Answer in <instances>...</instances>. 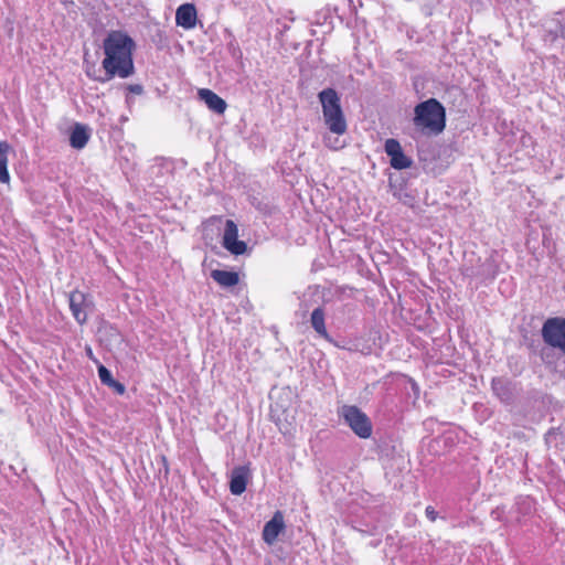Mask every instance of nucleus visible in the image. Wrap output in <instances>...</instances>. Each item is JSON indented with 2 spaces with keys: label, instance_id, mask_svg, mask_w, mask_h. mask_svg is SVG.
Here are the masks:
<instances>
[{
  "label": "nucleus",
  "instance_id": "f257e3e1",
  "mask_svg": "<svg viewBox=\"0 0 565 565\" xmlns=\"http://www.w3.org/2000/svg\"><path fill=\"white\" fill-rule=\"evenodd\" d=\"M103 50L105 57L102 65L105 74L96 78L98 82L106 83L115 76L127 78L135 73L132 60L135 42L128 34L110 31L103 41Z\"/></svg>",
  "mask_w": 565,
  "mask_h": 565
},
{
  "label": "nucleus",
  "instance_id": "f03ea898",
  "mask_svg": "<svg viewBox=\"0 0 565 565\" xmlns=\"http://www.w3.org/2000/svg\"><path fill=\"white\" fill-rule=\"evenodd\" d=\"M414 126L424 134L439 135L446 127V109L436 98H429L414 108Z\"/></svg>",
  "mask_w": 565,
  "mask_h": 565
},
{
  "label": "nucleus",
  "instance_id": "7ed1b4c3",
  "mask_svg": "<svg viewBox=\"0 0 565 565\" xmlns=\"http://www.w3.org/2000/svg\"><path fill=\"white\" fill-rule=\"evenodd\" d=\"M323 120L328 129L340 136L347 132L348 124L341 107L340 96L334 88L328 87L318 94Z\"/></svg>",
  "mask_w": 565,
  "mask_h": 565
},
{
  "label": "nucleus",
  "instance_id": "20e7f679",
  "mask_svg": "<svg viewBox=\"0 0 565 565\" xmlns=\"http://www.w3.org/2000/svg\"><path fill=\"white\" fill-rule=\"evenodd\" d=\"M545 344L559 350L565 355V318H548L541 330Z\"/></svg>",
  "mask_w": 565,
  "mask_h": 565
},
{
  "label": "nucleus",
  "instance_id": "39448f33",
  "mask_svg": "<svg viewBox=\"0 0 565 565\" xmlns=\"http://www.w3.org/2000/svg\"><path fill=\"white\" fill-rule=\"evenodd\" d=\"M342 416L345 424L360 438H369L372 435V423L370 418L359 407L345 405L342 408Z\"/></svg>",
  "mask_w": 565,
  "mask_h": 565
},
{
  "label": "nucleus",
  "instance_id": "423d86ee",
  "mask_svg": "<svg viewBox=\"0 0 565 565\" xmlns=\"http://www.w3.org/2000/svg\"><path fill=\"white\" fill-rule=\"evenodd\" d=\"M462 275L472 279H477L480 282L492 281L498 274L497 264L487 258L484 262H481L480 258L477 259L476 264H468L466 260L461 268Z\"/></svg>",
  "mask_w": 565,
  "mask_h": 565
},
{
  "label": "nucleus",
  "instance_id": "0eeeda50",
  "mask_svg": "<svg viewBox=\"0 0 565 565\" xmlns=\"http://www.w3.org/2000/svg\"><path fill=\"white\" fill-rule=\"evenodd\" d=\"M222 245L235 256L243 255L247 250V244L238 239V227L232 220L225 221Z\"/></svg>",
  "mask_w": 565,
  "mask_h": 565
},
{
  "label": "nucleus",
  "instance_id": "6e6552de",
  "mask_svg": "<svg viewBox=\"0 0 565 565\" xmlns=\"http://www.w3.org/2000/svg\"><path fill=\"white\" fill-rule=\"evenodd\" d=\"M384 150L391 158L390 163L393 169L404 170L412 167L413 160L404 153L398 140L394 138L387 139L384 145Z\"/></svg>",
  "mask_w": 565,
  "mask_h": 565
},
{
  "label": "nucleus",
  "instance_id": "1a4fd4ad",
  "mask_svg": "<svg viewBox=\"0 0 565 565\" xmlns=\"http://www.w3.org/2000/svg\"><path fill=\"white\" fill-rule=\"evenodd\" d=\"M70 309L77 323L84 324L87 321V310L93 306L87 296L78 290L72 291L68 296Z\"/></svg>",
  "mask_w": 565,
  "mask_h": 565
},
{
  "label": "nucleus",
  "instance_id": "9d476101",
  "mask_svg": "<svg viewBox=\"0 0 565 565\" xmlns=\"http://www.w3.org/2000/svg\"><path fill=\"white\" fill-rule=\"evenodd\" d=\"M285 529L284 515L280 511H276L273 518L265 523L263 529V540L265 543L271 545L277 541V537Z\"/></svg>",
  "mask_w": 565,
  "mask_h": 565
},
{
  "label": "nucleus",
  "instance_id": "9b49d317",
  "mask_svg": "<svg viewBox=\"0 0 565 565\" xmlns=\"http://www.w3.org/2000/svg\"><path fill=\"white\" fill-rule=\"evenodd\" d=\"M196 9L192 3H183L175 11V23L184 30H191L196 24Z\"/></svg>",
  "mask_w": 565,
  "mask_h": 565
},
{
  "label": "nucleus",
  "instance_id": "f8f14e48",
  "mask_svg": "<svg viewBox=\"0 0 565 565\" xmlns=\"http://www.w3.org/2000/svg\"><path fill=\"white\" fill-rule=\"evenodd\" d=\"M494 395L504 404H512L514 401V385L503 377H494L491 383Z\"/></svg>",
  "mask_w": 565,
  "mask_h": 565
},
{
  "label": "nucleus",
  "instance_id": "ddd939ff",
  "mask_svg": "<svg viewBox=\"0 0 565 565\" xmlns=\"http://www.w3.org/2000/svg\"><path fill=\"white\" fill-rule=\"evenodd\" d=\"M200 100H202L209 109L216 114H223L226 109V103L217 94L209 88H201L198 92Z\"/></svg>",
  "mask_w": 565,
  "mask_h": 565
},
{
  "label": "nucleus",
  "instance_id": "4468645a",
  "mask_svg": "<svg viewBox=\"0 0 565 565\" xmlns=\"http://www.w3.org/2000/svg\"><path fill=\"white\" fill-rule=\"evenodd\" d=\"M248 470L245 467H237L232 471L230 480V491L234 495H239L246 490Z\"/></svg>",
  "mask_w": 565,
  "mask_h": 565
},
{
  "label": "nucleus",
  "instance_id": "2eb2a0df",
  "mask_svg": "<svg viewBox=\"0 0 565 565\" xmlns=\"http://www.w3.org/2000/svg\"><path fill=\"white\" fill-rule=\"evenodd\" d=\"M89 137V128L86 125L76 122L70 135V145L74 149H83L87 145Z\"/></svg>",
  "mask_w": 565,
  "mask_h": 565
},
{
  "label": "nucleus",
  "instance_id": "dca6fc26",
  "mask_svg": "<svg viewBox=\"0 0 565 565\" xmlns=\"http://www.w3.org/2000/svg\"><path fill=\"white\" fill-rule=\"evenodd\" d=\"M310 324L318 335L328 341H331V337L328 333L326 327V311L322 307H317L313 309L310 315Z\"/></svg>",
  "mask_w": 565,
  "mask_h": 565
},
{
  "label": "nucleus",
  "instance_id": "f3484780",
  "mask_svg": "<svg viewBox=\"0 0 565 565\" xmlns=\"http://www.w3.org/2000/svg\"><path fill=\"white\" fill-rule=\"evenodd\" d=\"M211 277L222 287H233L239 281L238 274L230 270L214 269Z\"/></svg>",
  "mask_w": 565,
  "mask_h": 565
},
{
  "label": "nucleus",
  "instance_id": "a211bd4d",
  "mask_svg": "<svg viewBox=\"0 0 565 565\" xmlns=\"http://www.w3.org/2000/svg\"><path fill=\"white\" fill-rule=\"evenodd\" d=\"M10 146L7 141H0V182L9 183L10 174L8 171V152Z\"/></svg>",
  "mask_w": 565,
  "mask_h": 565
},
{
  "label": "nucleus",
  "instance_id": "6ab92c4d",
  "mask_svg": "<svg viewBox=\"0 0 565 565\" xmlns=\"http://www.w3.org/2000/svg\"><path fill=\"white\" fill-rule=\"evenodd\" d=\"M98 376H99V380L100 382L104 384V385H107L109 386L110 383L114 382V379H113V375H111V372L103 364H99L98 365Z\"/></svg>",
  "mask_w": 565,
  "mask_h": 565
},
{
  "label": "nucleus",
  "instance_id": "aec40b11",
  "mask_svg": "<svg viewBox=\"0 0 565 565\" xmlns=\"http://www.w3.org/2000/svg\"><path fill=\"white\" fill-rule=\"evenodd\" d=\"M223 224L222 216H211L205 222H203L204 231L213 230L215 227L217 231L221 230V225Z\"/></svg>",
  "mask_w": 565,
  "mask_h": 565
},
{
  "label": "nucleus",
  "instance_id": "412c9836",
  "mask_svg": "<svg viewBox=\"0 0 565 565\" xmlns=\"http://www.w3.org/2000/svg\"><path fill=\"white\" fill-rule=\"evenodd\" d=\"M546 36L550 38L551 41H554L557 38H565V24H556L554 29L548 30Z\"/></svg>",
  "mask_w": 565,
  "mask_h": 565
},
{
  "label": "nucleus",
  "instance_id": "4be33fe9",
  "mask_svg": "<svg viewBox=\"0 0 565 565\" xmlns=\"http://www.w3.org/2000/svg\"><path fill=\"white\" fill-rule=\"evenodd\" d=\"M324 143L332 150H339L344 147V143L340 142L339 138H334L333 141H331V138H324Z\"/></svg>",
  "mask_w": 565,
  "mask_h": 565
},
{
  "label": "nucleus",
  "instance_id": "5701e85b",
  "mask_svg": "<svg viewBox=\"0 0 565 565\" xmlns=\"http://www.w3.org/2000/svg\"><path fill=\"white\" fill-rule=\"evenodd\" d=\"M108 387H111L119 395H122L126 392L125 385L116 380H114Z\"/></svg>",
  "mask_w": 565,
  "mask_h": 565
},
{
  "label": "nucleus",
  "instance_id": "b1692460",
  "mask_svg": "<svg viewBox=\"0 0 565 565\" xmlns=\"http://www.w3.org/2000/svg\"><path fill=\"white\" fill-rule=\"evenodd\" d=\"M425 514L431 522H435L438 518V512L431 505L426 507Z\"/></svg>",
  "mask_w": 565,
  "mask_h": 565
},
{
  "label": "nucleus",
  "instance_id": "393cba45",
  "mask_svg": "<svg viewBox=\"0 0 565 565\" xmlns=\"http://www.w3.org/2000/svg\"><path fill=\"white\" fill-rule=\"evenodd\" d=\"M129 90L136 94H141L142 87L140 85H130Z\"/></svg>",
  "mask_w": 565,
  "mask_h": 565
},
{
  "label": "nucleus",
  "instance_id": "a878e982",
  "mask_svg": "<svg viewBox=\"0 0 565 565\" xmlns=\"http://www.w3.org/2000/svg\"><path fill=\"white\" fill-rule=\"evenodd\" d=\"M62 4H64L66 8L68 6H74V0H60Z\"/></svg>",
  "mask_w": 565,
  "mask_h": 565
},
{
  "label": "nucleus",
  "instance_id": "bb28decb",
  "mask_svg": "<svg viewBox=\"0 0 565 565\" xmlns=\"http://www.w3.org/2000/svg\"><path fill=\"white\" fill-rule=\"evenodd\" d=\"M86 74L88 77H92L94 78L95 81H97L96 78H98L99 76H95L94 75V71H90L89 68L86 70Z\"/></svg>",
  "mask_w": 565,
  "mask_h": 565
},
{
  "label": "nucleus",
  "instance_id": "cd10ccee",
  "mask_svg": "<svg viewBox=\"0 0 565 565\" xmlns=\"http://www.w3.org/2000/svg\"><path fill=\"white\" fill-rule=\"evenodd\" d=\"M86 352H87V355H88L89 358H93V351H92V349H90V348H87V349H86Z\"/></svg>",
  "mask_w": 565,
  "mask_h": 565
}]
</instances>
